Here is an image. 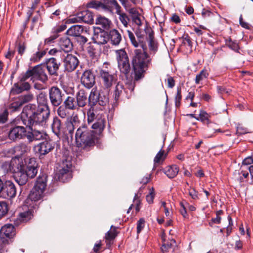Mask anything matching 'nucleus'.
<instances>
[{"mask_svg":"<svg viewBox=\"0 0 253 253\" xmlns=\"http://www.w3.org/2000/svg\"><path fill=\"white\" fill-rule=\"evenodd\" d=\"M93 130L86 125L80 126L75 134L77 145L82 149L88 151L95 146L99 136L104 128V120L100 118L91 125Z\"/></svg>","mask_w":253,"mask_h":253,"instance_id":"f257e3e1","label":"nucleus"},{"mask_svg":"<svg viewBox=\"0 0 253 253\" xmlns=\"http://www.w3.org/2000/svg\"><path fill=\"white\" fill-rule=\"evenodd\" d=\"M50 115L48 105L29 104L25 107L21 114L23 125L30 127L34 126L45 125Z\"/></svg>","mask_w":253,"mask_h":253,"instance_id":"f03ea898","label":"nucleus"},{"mask_svg":"<svg viewBox=\"0 0 253 253\" xmlns=\"http://www.w3.org/2000/svg\"><path fill=\"white\" fill-rule=\"evenodd\" d=\"M80 124L78 116L73 115L70 118H68L65 123L57 117L53 118L51 124V128L53 132L58 137H66L72 138L74 130Z\"/></svg>","mask_w":253,"mask_h":253,"instance_id":"7ed1b4c3","label":"nucleus"},{"mask_svg":"<svg viewBox=\"0 0 253 253\" xmlns=\"http://www.w3.org/2000/svg\"><path fill=\"white\" fill-rule=\"evenodd\" d=\"M142 49H136L134 50L132 57V65L135 75L138 79L142 77L151 62V58L147 53L145 44L141 45Z\"/></svg>","mask_w":253,"mask_h":253,"instance_id":"20e7f679","label":"nucleus"},{"mask_svg":"<svg viewBox=\"0 0 253 253\" xmlns=\"http://www.w3.org/2000/svg\"><path fill=\"white\" fill-rule=\"evenodd\" d=\"M47 176L45 174L40 175L35 183L34 187L29 194L26 203L30 208H33L35 211L39 208L38 201L42 200L44 196V192L46 187Z\"/></svg>","mask_w":253,"mask_h":253,"instance_id":"39448f33","label":"nucleus"},{"mask_svg":"<svg viewBox=\"0 0 253 253\" xmlns=\"http://www.w3.org/2000/svg\"><path fill=\"white\" fill-rule=\"evenodd\" d=\"M107 63H104L102 67L99 70V76L102 84L105 89H109L116 83L117 79L114 74H111L107 66Z\"/></svg>","mask_w":253,"mask_h":253,"instance_id":"423d86ee","label":"nucleus"},{"mask_svg":"<svg viewBox=\"0 0 253 253\" xmlns=\"http://www.w3.org/2000/svg\"><path fill=\"white\" fill-rule=\"evenodd\" d=\"M88 101L90 106H95L98 104L104 106L108 102V97L107 94L101 90H98L96 87H93L90 93Z\"/></svg>","mask_w":253,"mask_h":253,"instance_id":"0eeeda50","label":"nucleus"},{"mask_svg":"<svg viewBox=\"0 0 253 253\" xmlns=\"http://www.w3.org/2000/svg\"><path fill=\"white\" fill-rule=\"evenodd\" d=\"M71 166L72 164L70 161L63 162L61 169L56 174L59 181L66 182L72 178Z\"/></svg>","mask_w":253,"mask_h":253,"instance_id":"6e6552de","label":"nucleus"},{"mask_svg":"<svg viewBox=\"0 0 253 253\" xmlns=\"http://www.w3.org/2000/svg\"><path fill=\"white\" fill-rule=\"evenodd\" d=\"M15 235V229L11 224H7L3 226L0 231V240L4 243L10 245L13 242L12 239Z\"/></svg>","mask_w":253,"mask_h":253,"instance_id":"1a4fd4ad","label":"nucleus"},{"mask_svg":"<svg viewBox=\"0 0 253 253\" xmlns=\"http://www.w3.org/2000/svg\"><path fill=\"white\" fill-rule=\"evenodd\" d=\"M69 23H75L84 22L92 24L93 22V15L92 12L86 10L76 13L73 17L68 19Z\"/></svg>","mask_w":253,"mask_h":253,"instance_id":"9d476101","label":"nucleus"},{"mask_svg":"<svg viewBox=\"0 0 253 253\" xmlns=\"http://www.w3.org/2000/svg\"><path fill=\"white\" fill-rule=\"evenodd\" d=\"M14 178L19 185H25L28 181V177L25 172V166L23 162H19L17 165V170L14 169Z\"/></svg>","mask_w":253,"mask_h":253,"instance_id":"9b49d317","label":"nucleus"},{"mask_svg":"<svg viewBox=\"0 0 253 253\" xmlns=\"http://www.w3.org/2000/svg\"><path fill=\"white\" fill-rule=\"evenodd\" d=\"M49 99L51 104L54 106H58L62 102L64 93L57 86H52L49 90Z\"/></svg>","mask_w":253,"mask_h":253,"instance_id":"f8f14e48","label":"nucleus"},{"mask_svg":"<svg viewBox=\"0 0 253 253\" xmlns=\"http://www.w3.org/2000/svg\"><path fill=\"white\" fill-rule=\"evenodd\" d=\"M63 64L65 70L69 72L74 71L79 64L78 58L72 54H67L63 59Z\"/></svg>","mask_w":253,"mask_h":253,"instance_id":"ddd939ff","label":"nucleus"},{"mask_svg":"<svg viewBox=\"0 0 253 253\" xmlns=\"http://www.w3.org/2000/svg\"><path fill=\"white\" fill-rule=\"evenodd\" d=\"M2 196L4 198H11L15 196L16 189L14 184L10 181L7 180L2 182Z\"/></svg>","mask_w":253,"mask_h":253,"instance_id":"4468645a","label":"nucleus"},{"mask_svg":"<svg viewBox=\"0 0 253 253\" xmlns=\"http://www.w3.org/2000/svg\"><path fill=\"white\" fill-rule=\"evenodd\" d=\"M127 33L131 44L134 47H138L139 44H141V46L142 44H145L144 43L145 35L140 29H137L135 32L137 40L131 31L127 30Z\"/></svg>","mask_w":253,"mask_h":253,"instance_id":"2eb2a0df","label":"nucleus"},{"mask_svg":"<svg viewBox=\"0 0 253 253\" xmlns=\"http://www.w3.org/2000/svg\"><path fill=\"white\" fill-rule=\"evenodd\" d=\"M81 81L82 84L86 88L90 89L95 84V76L91 71L85 70L81 77Z\"/></svg>","mask_w":253,"mask_h":253,"instance_id":"dca6fc26","label":"nucleus"},{"mask_svg":"<svg viewBox=\"0 0 253 253\" xmlns=\"http://www.w3.org/2000/svg\"><path fill=\"white\" fill-rule=\"evenodd\" d=\"M92 40L98 44H105L109 41L108 33L104 30H102L100 28H96L94 30Z\"/></svg>","mask_w":253,"mask_h":253,"instance_id":"f3484780","label":"nucleus"},{"mask_svg":"<svg viewBox=\"0 0 253 253\" xmlns=\"http://www.w3.org/2000/svg\"><path fill=\"white\" fill-rule=\"evenodd\" d=\"M26 130L24 127L16 126L11 128L8 133L9 138L13 141H16L26 137Z\"/></svg>","mask_w":253,"mask_h":253,"instance_id":"a211bd4d","label":"nucleus"},{"mask_svg":"<svg viewBox=\"0 0 253 253\" xmlns=\"http://www.w3.org/2000/svg\"><path fill=\"white\" fill-rule=\"evenodd\" d=\"M31 131H28L26 135L29 143H31L34 141L41 140L44 138L45 134L43 131L38 130L35 128H33L32 126L30 127Z\"/></svg>","mask_w":253,"mask_h":253,"instance_id":"6ab92c4d","label":"nucleus"},{"mask_svg":"<svg viewBox=\"0 0 253 253\" xmlns=\"http://www.w3.org/2000/svg\"><path fill=\"white\" fill-rule=\"evenodd\" d=\"M30 149V146L25 143H21L14 146L11 150V152L15 155V158H19L24 154L29 152Z\"/></svg>","mask_w":253,"mask_h":253,"instance_id":"aec40b11","label":"nucleus"},{"mask_svg":"<svg viewBox=\"0 0 253 253\" xmlns=\"http://www.w3.org/2000/svg\"><path fill=\"white\" fill-rule=\"evenodd\" d=\"M47 70L45 66H36L35 67V78L39 79L43 83L48 80V77L46 73Z\"/></svg>","mask_w":253,"mask_h":253,"instance_id":"412c9836","label":"nucleus"},{"mask_svg":"<svg viewBox=\"0 0 253 253\" xmlns=\"http://www.w3.org/2000/svg\"><path fill=\"white\" fill-rule=\"evenodd\" d=\"M60 65L55 58H50L47 61L45 67L50 75H57Z\"/></svg>","mask_w":253,"mask_h":253,"instance_id":"4be33fe9","label":"nucleus"},{"mask_svg":"<svg viewBox=\"0 0 253 253\" xmlns=\"http://www.w3.org/2000/svg\"><path fill=\"white\" fill-rule=\"evenodd\" d=\"M53 148L50 142L45 141L37 145L35 149L41 155H45L51 151Z\"/></svg>","mask_w":253,"mask_h":253,"instance_id":"5701e85b","label":"nucleus"},{"mask_svg":"<svg viewBox=\"0 0 253 253\" xmlns=\"http://www.w3.org/2000/svg\"><path fill=\"white\" fill-rule=\"evenodd\" d=\"M59 45L61 48L66 52L71 51L73 48V43L67 36H64L60 38Z\"/></svg>","mask_w":253,"mask_h":253,"instance_id":"b1692460","label":"nucleus"},{"mask_svg":"<svg viewBox=\"0 0 253 253\" xmlns=\"http://www.w3.org/2000/svg\"><path fill=\"white\" fill-rule=\"evenodd\" d=\"M78 108L84 107L87 102V93L84 89H80L76 94Z\"/></svg>","mask_w":253,"mask_h":253,"instance_id":"393cba45","label":"nucleus"},{"mask_svg":"<svg viewBox=\"0 0 253 253\" xmlns=\"http://www.w3.org/2000/svg\"><path fill=\"white\" fill-rule=\"evenodd\" d=\"M104 9L113 12L116 10V13H119L121 10V7L116 0H106L104 2Z\"/></svg>","mask_w":253,"mask_h":253,"instance_id":"a878e982","label":"nucleus"},{"mask_svg":"<svg viewBox=\"0 0 253 253\" xmlns=\"http://www.w3.org/2000/svg\"><path fill=\"white\" fill-rule=\"evenodd\" d=\"M176 247V242L174 240H170L167 243H164L161 247L162 253H167L169 250L172 249V253H180Z\"/></svg>","mask_w":253,"mask_h":253,"instance_id":"bb28decb","label":"nucleus"},{"mask_svg":"<svg viewBox=\"0 0 253 253\" xmlns=\"http://www.w3.org/2000/svg\"><path fill=\"white\" fill-rule=\"evenodd\" d=\"M149 48L150 51L155 53L158 50V43L155 40L154 32L150 30L148 33V37L147 38Z\"/></svg>","mask_w":253,"mask_h":253,"instance_id":"cd10ccee","label":"nucleus"},{"mask_svg":"<svg viewBox=\"0 0 253 253\" xmlns=\"http://www.w3.org/2000/svg\"><path fill=\"white\" fill-rule=\"evenodd\" d=\"M27 206H28V211L20 212L19 214L17 219L20 222H27L33 216L35 210L33 208H30L29 205H27Z\"/></svg>","mask_w":253,"mask_h":253,"instance_id":"c85d7f7f","label":"nucleus"},{"mask_svg":"<svg viewBox=\"0 0 253 253\" xmlns=\"http://www.w3.org/2000/svg\"><path fill=\"white\" fill-rule=\"evenodd\" d=\"M109 40L113 45H118L122 40V36L119 31L116 29L111 30L108 34Z\"/></svg>","mask_w":253,"mask_h":253,"instance_id":"c756f323","label":"nucleus"},{"mask_svg":"<svg viewBox=\"0 0 253 253\" xmlns=\"http://www.w3.org/2000/svg\"><path fill=\"white\" fill-rule=\"evenodd\" d=\"M84 31V27L82 26L75 25L70 27L66 32L67 35L77 37Z\"/></svg>","mask_w":253,"mask_h":253,"instance_id":"7c9ffc66","label":"nucleus"},{"mask_svg":"<svg viewBox=\"0 0 253 253\" xmlns=\"http://www.w3.org/2000/svg\"><path fill=\"white\" fill-rule=\"evenodd\" d=\"M179 171V167L175 165L167 167L164 170L165 173L169 178L175 177Z\"/></svg>","mask_w":253,"mask_h":253,"instance_id":"2f4dec72","label":"nucleus"},{"mask_svg":"<svg viewBox=\"0 0 253 253\" xmlns=\"http://www.w3.org/2000/svg\"><path fill=\"white\" fill-rule=\"evenodd\" d=\"M118 67L121 73L126 75L130 71L129 58L118 62Z\"/></svg>","mask_w":253,"mask_h":253,"instance_id":"473e14b6","label":"nucleus"},{"mask_svg":"<svg viewBox=\"0 0 253 253\" xmlns=\"http://www.w3.org/2000/svg\"><path fill=\"white\" fill-rule=\"evenodd\" d=\"M117 235V233L116 228L113 226H111V229L106 233L105 236V242L107 245L110 246Z\"/></svg>","mask_w":253,"mask_h":253,"instance_id":"72a5a7b5","label":"nucleus"},{"mask_svg":"<svg viewBox=\"0 0 253 253\" xmlns=\"http://www.w3.org/2000/svg\"><path fill=\"white\" fill-rule=\"evenodd\" d=\"M95 23L101 26L104 29L108 30L110 27L111 21L104 16H99L96 18Z\"/></svg>","mask_w":253,"mask_h":253,"instance_id":"f704fd0d","label":"nucleus"},{"mask_svg":"<svg viewBox=\"0 0 253 253\" xmlns=\"http://www.w3.org/2000/svg\"><path fill=\"white\" fill-rule=\"evenodd\" d=\"M64 104L66 108L74 110L78 109L76 99L73 97L68 96L64 102Z\"/></svg>","mask_w":253,"mask_h":253,"instance_id":"c9c22d12","label":"nucleus"},{"mask_svg":"<svg viewBox=\"0 0 253 253\" xmlns=\"http://www.w3.org/2000/svg\"><path fill=\"white\" fill-rule=\"evenodd\" d=\"M25 169H33L38 168V164L34 158H26L23 162Z\"/></svg>","mask_w":253,"mask_h":253,"instance_id":"e433bc0d","label":"nucleus"},{"mask_svg":"<svg viewBox=\"0 0 253 253\" xmlns=\"http://www.w3.org/2000/svg\"><path fill=\"white\" fill-rule=\"evenodd\" d=\"M23 105V104L18 97V98H16L13 102L10 104L9 106V109L13 112L18 111L20 110Z\"/></svg>","mask_w":253,"mask_h":253,"instance_id":"4c0bfd02","label":"nucleus"},{"mask_svg":"<svg viewBox=\"0 0 253 253\" xmlns=\"http://www.w3.org/2000/svg\"><path fill=\"white\" fill-rule=\"evenodd\" d=\"M87 121H88V124L93 122L95 119H97V121L95 122H97L98 121V119H100V118L104 119V123L105 122L104 118H102V116L101 115H98L96 116V115L93 112V110H91L90 109H89L88 110V111L87 112Z\"/></svg>","mask_w":253,"mask_h":253,"instance_id":"58836bf2","label":"nucleus"},{"mask_svg":"<svg viewBox=\"0 0 253 253\" xmlns=\"http://www.w3.org/2000/svg\"><path fill=\"white\" fill-rule=\"evenodd\" d=\"M86 7L90 8L98 9L102 8L104 9V3L97 0H91L86 4Z\"/></svg>","mask_w":253,"mask_h":253,"instance_id":"ea45409f","label":"nucleus"},{"mask_svg":"<svg viewBox=\"0 0 253 253\" xmlns=\"http://www.w3.org/2000/svg\"><path fill=\"white\" fill-rule=\"evenodd\" d=\"M115 52L117 62L125 60L128 58L127 54L124 49L117 50Z\"/></svg>","mask_w":253,"mask_h":253,"instance_id":"a19ab883","label":"nucleus"},{"mask_svg":"<svg viewBox=\"0 0 253 253\" xmlns=\"http://www.w3.org/2000/svg\"><path fill=\"white\" fill-rule=\"evenodd\" d=\"M123 91H124V85L122 84L118 83L115 86L114 94V98L116 101L119 99Z\"/></svg>","mask_w":253,"mask_h":253,"instance_id":"79ce46f5","label":"nucleus"},{"mask_svg":"<svg viewBox=\"0 0 253 253\" xmlns=\"http://www.w3.org/2000/svg\"><path fill=\"white\" fill-rule=\"evenodd\" d=\"M119 15V18L122 24L125 27H127L128 22L130 20L129 18L127 16V15L124 13L122 12L121 10L120 11L119 13H116Z\"/></svg>","mask_w":253,"mask_h":253,"instance_id":"37998d69","label":"nucleus"},{"mask_svg":"<svg viewBox=\"0 0 253 253\" xmlns=\"http://www.w3.org/2000/svg\"><path fill=\"white\" fill-rule=\"evenodd\" d=\"M243 164L244 165H251L248 169L251 175L253 176V155L245 159L243 161Z\"/></svg>","mask_w":253,"mask_h":253,"instance_id":"c03bdc74","label":"nucleus"},{"mask_svg":"<svg viewBox=\"0 0 253 253\" xmlns=\"http://www.w3.org/2000/svg\"><path fill=\"white\" fill-rule=\"evenodd\" d=\"M8 211V205L6 202H0V218L6 215Z\"/></svg>","mask_w":253,"mask_h":253,"instance_id":"a18cd8bd","label":"nucleus"},{"mask_svg":"<svg viewBox=\"0 0 253 253\" xmlns=\"http://www.w3.org/2000/svg\"><path fill=\"white\" fill-rule=\"evenodd\" d=\"M24 91L21 86V84L18 82L17 83L14 84L13 86L11 89V93L13 94H17Z\"/></svg>","mask_w":253,"mask_h":253,"instance_id":"49530a36","label":"nucleus"},{"mask_svg":"<svg viewBox=\"0 0 253 253\" xmlns=\"http://www.w3.org/2000/svg\"><path fill=\"white\" fill-rule=\"evenodd\" d=\"M37 101L39 105H45L46 104L47 97L46 95L44 92L40 93L37 96Z\"/></svg>","mask_w":253,"mask_h":253,"instance_id":"de8ad7c7","label":"nucleus"},{"mask_svg":"<svg viewBox=\"0 0 253 253\" xmlns=\"http://www.w3.org/2000/svg\"><path fill=\"white\" fill-rule=\"evenodd\" d=\"M68 108L63 106H60L57 109V114L61 118L64 119L68 115Z\"/></svg>","mask_w":253,"mask_h":253,"instance_id":"09e8293b","label":"nucleus"},{"mask_svg":"<svg viewBox=\"0 0 253 253\" xmlns=\"http://www.w3.org/2000/svg\"><path fill=\"white\" fill-rule=\"evenodd\" d=\"M19 99L24 104L28 102L32 101L34 98V95L31 93H29L27 94L22 95L19 97Z\"/></svg>","mask_w":253,"mask_h":253,"instance_id":"8fccbe9b","label":"nucleus"},{"mask_svg":"<svg viewBox=\"0 0 253 253\" xmlns=\"http://www.w3.org/2000/svg\"><path fill=\"white\" fill-rule=\"evenodd\" d=\"M129 14L131 19H133L135 18L140 17L141 14L139 12L138 10L136 8H130L127 10Z\"/></svg>","mask_w":253,"mask_h":253,"instance_id":"3c124183","label":"nucleus"},{"mask_svg":"<svg viewBox=\"0 0 253 253\" xmlns=\"http://www.w3.org/2000/svg\"><path fill=\"white\" fill-rule=\"evenodd\" d=\"M166 158V155H165L164 151L161 150L160 151L156 156H155L154 161L155 163H159L161 161H163Z\"/></svg>","mask_w":253,"mask_h":253,"instance_id":"603ef678","label":"nucleus"},{"mask_svg":"<svg viewBox=\"0 0 253 253\" xmlns=\"http://www.w3.org/2000/svg\"><path fill=\"white\" fill-rule=\"evenodd\" d=\"M181 98V88L180 87H178L177 88V93L175 97V105L176 107H179L180 106Z\"/></svg>","mask_w":253,"mask_h":253,"instance_id":"864d4df0","label":"nucleus"},{"mask_svg":"<svg viewBox=\"0 0 253 253\" xmlns=\"http://www.w3.org/2000/svg\"><path fill=\"white\" fill-rule=\"evenodd\" d=\"M46 52L42 51L41 52H37L31 58V60L34 62H38L45 54Z\"/></svg>","mask_w":253,"mask_h":253,"instance_id":"5fc2aeb1","label":"nucleus"},{"mask_svg":"<svg viewBox=\"0 0 253 253\" xmlns=\"http://www.w3.org/2000/svg\"><path fill=\"white\" fill-rule=\"evenodd\" d=\"M226 44L227 46L231 49L238 52L239 49V46L238 43L236 42L232 41L231 40H229L227 42Z\"/></svg>","mask_w":253,"mask_h":253,"instance_id":"6e6d98bb","label":"nucleus"},{"mask_svg":"<svg viewBox=\"0 0 253 253\" xmlns=\"http://www.w3.org/2000/svg\"><path fill=\"white\" fill-rule=\"evenodd\" d=\"M25 172L29 178H33L37 174V168L25 169Z\"/></svg>","mask_w":253,"mask_h":253,"instance_id":"4d7b16f0","label":"nucleus"},{"mask_svg":"<svg viewBox=\"0 0 253 253\" xmlns=\"http://www.w3.org/2000/svg\"><path fill=\"white\" fill-rule=\"evenodd\" d=\"M182 46H185L190 51H191L192 42L188 36L183 39Z\"/></svg>","mask_w":253,"mask_h":253,"instance_id":"13d9d810","label":"nucleus"},{"mask_svg":"<svg viewBox=\"0 0 253 253\" xmlns=\"http://www.w3.org/2000/svg\"><path fill=\"white\" fill-rule=\"evenodd\" d=\"M155 197L154 189L152 188L150 190V193L147 195L146 197L147 202L149 204H151L153 202V200Z\"/></svg>","mask_w":253,"mask_h":253,"instance_id":"bf43d9fd","label":"nucleus"},{"mask_svg":"<svg viewBox=\"0 0 253 253\" xmlns=\"http://www.w3.org/2000/svg\"><path fill=\"white\" fill-rule=\"evenodd\" d=\"M8 245L4 243L3 240H0V253H5L8 250Z\"/></svg>","mask_w":253,"mask_h":253,"instance_id":"052dcab7","label":"nucleus"},{"mask_svg":"<svg viewBox=\"0 0 253 253\" xmlns=\"http://www.w3.org/2000/svg\"><path fill=\"white\" fill-rule=\"evenodd\" d=\"M206 78V72L204 69L202 70L199 74L196 77L195 82L196 84H199L200 82Z\"/></svg>","mask_w":253,"mask_h":253,"instance_id":"680f3d73","label":"nucleus"},{"mask_svg":"<svg viewBox=\"0 0 253 253\" xmlns=\"http://www.w3.org/2000/svg\"><path fill=\"white\" fill-rule=\"evenodd\" d=\"M180 205L181 206V208L179 210V211L181 215L183 216L184 218H186L187 217V212L186 211V205H185V203L182 202H180Z\"/></svg>","mask_w":253,"mask_h":253,"instance_id":"e2e57ef3","label":"nucleus"},{"mask_svg":"<svg viewBox=\"0 0 253 253\" xmlns=\"http://www.w3.org/2000/svg\"><path fill=\"white\" fill-rule=\"evenodd\" d=\"M8 114L6 110H5L2 114H0V124L4 123L7 121Z\"/></svg>","mask_w":253,"mask_h":253,"instance_id":"0e129e2a","label":"nucleus"},{"mask_svg":"<svg viewBox=\"0 0 253 253\" xmlns=\"http://www.w3.org/2000/svg\"><path fill=\"white\" fill-rule=\"evenodd\" d=\"M1 168L4 169V171L8 172L11 170V163L9 162H4L1 166Z\"/></svg>","mask_w":253,"mask_h":253,"instance_id":"69168bd1","label":"nucleus"},{"mask_svg":"<svg viewBox=\"0 0 253 253\" xmlns=\"http://www.w3.org/2000/svg\"><path fill=\"white\" fill-rule=\"evenodd\" d=\"M26 45L24 43H19L17 46L18 53L21 56L25 51Z\"/></svg>","mask_w":253,"mask_h":253,"instance_id":"338daca9","label":"nucleus"},{"mask_svg":"<svg viewBox=\"0 0 253 253\" xmlns=\"http://www.w3.org/2000/svg\"><path fill=\"white\" fill-rule=\"evenodd\" d=\"M76 40L78 43L83 45L85 43L88 41L86 37L83 36H81V35H79V36L76 37Z\"/></svg>","mask_w":253,"mask_h":253,"instance_id":"774afa93","label":"nucleus"}]
</instances>
